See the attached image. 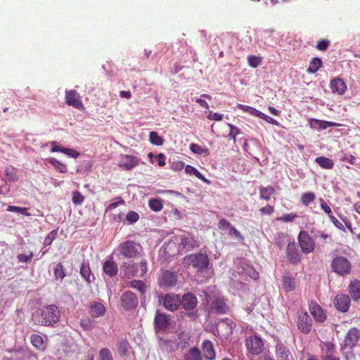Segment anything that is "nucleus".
<instances>
[{
	"label": "nucleus",
	"mask_w": 360,
	"mask_h": 360,
	"mask_svg": "<svg viewBox=\"0 0 360 360\" xmlns=\"http://www.w3.org/2000/svg\"><path fill=\"white\" fill-rule=\"evenodd\" d=\"M197 304V298L192 293H186L182 297L181 300L180 299V304L186 310H192L195 309Z\"/></svg>",
	"instance_id": "nucleus-20"
},
{
	"label": "nucleus",
	"mask_w": 360,
	"mask_h": 360,
	"mask_svg": "<svg viewBox=\"0 0 360 360\" xmlns=\"http://www.w3.org/2000/svg\"><path fill=\"white\" fill-rule=\"evenodd\" d=\"M185 172L186 174L190 175H194L199 179L203 181L204 182L209 183L210 181L201 174L200 173L197 169L191 166L186 165L185 167Z\"/></svg>",
	"instance_id": "nucleus-38"
},
{
	"label": "nucleus",
	"mask_w": 360,
	"mask_h": 360,
	"mask_svg": "<svg viewBox=\"0 0 360 360\" xmlns=\"http://www.w3.org/2000/svg\"><path fill=\"white\" fill-rule=\"evenodd\" d=\"M129 286L138 289L142 294L146 292V285L145 284L140 281H132L129 283Z\"/></svg>",
	"instance_id": "nucleus-52"
},
{
	"label": "nucleus",
	"mask_w": 360,
	"mask_h": 360,
	"mask_svg": "<svg viewBox=\"0 0 360 360\" xmlns=\"http://www.w3.org/2000/svg\"><path fill=\"white\" fill-rule=\"evenodd\" d=\"M322 60L319 58H314L311 61L308 71L311 73H315L321 66Z\"/></svg>",
	"instance_id": "nucleus-44"
},
{
	"label": "nucleus",
	"mask_w": 360,
	"mask_h": 360,
	"mask_svg": "<svg viewBox=\"0 0 360 360\" xmlns=\"http://www.w3.org/2000/svg\"><path fill=\"white\" fill-rule=\"evenodd\" d=\"M190 337L189 334L186 332H182L179 334V342L176 343L177 346L179 347H184L186 344L188 343V341L189 340Z\"/></svg>",
	"instance_id": "nucleus-49"
},
{
	"label": "nucleus",
	"mask_w": 360,
	"mask_h": 360,
	"mask_svg": "<svg viewBox=\"0 0 360 360\" xmlns=\"http://www.w3.org/2000/svg\"><path fill=\"white\" fill-rule=\"evenodd\" d=\"M118 353L120 356H127L130 349V345L127 340L124 338L117 339Z\"/></svg>",
	"instance_id": "nucleus-32"
},
{
	"label": "nucleus",
	"mask_w": 360,
	"mask_h": 360,
	"mask_svg": "<svg viewBox=\"0 0 360 360\" xmlns=\"http://www.w3.org/2000/svg\"><path fill=\"white\" fill-rule=\"evenodd\" d=\"M282 287L286 291H292L295 289V279L289 276L285 275L282 278Z\"/></svg>",
	"instance_id": "nucleus-31"
},
{
	"label": "nucleus",
	"mask_w": 360,
	"mask_h": 360,
	"mask_svg": "<svg viewBox=\"0 0 360 360\" xmlns=\"http://www.w3.org/2000/svg\"><path fill=\"white\" fill-rule=\"evenodd\" d=\"M360 340V330L356 328H351L341 345V349H352Z\"/></svg>",
	"instance_id": "nucleus-9"
},
{
	"label": "nucleus",
	"mask_w": 360,
	"mask_h": 360,
	"mask_svg": "<svg viewBox=\"0 0 360 360\" xmlns=\"http://www.w3.org/2000/svg\"><path fill=\"white\" fill-rule=\"evenodd\" d=\"M161 302L167 310L174 311L180 305V297L178 295L167 294L162 297Z\"/></svg>",
	"instance_id": "nucleus-12"
},
{
	"label": "nucleus",
	"mask_w": 360,
	"mask_h": 360,
	"mask_svg": "<svg viewBox=\"0 0 360 360\" xmlns=\"http://www.w3.org/2000/svg\"><path fill=\"white\" fill-rule=\"evenodd\" d=\"M139 162L140 160L137 157L126 155L121 158L119 166L125 170H131L136 167Z\"/></svg>",
	"instance_id": "nucleus-18"
},
{
	"label": "nucleus",
	"mask_w": 360,
	"mask_h": 360,
	"mask_svg": "<svg viewBox=\"0 0 360 360\" xmlns=\"http://www.w3.org/2000/svg\"><path fill=\"white\" fill-rule=\"evenodd\" d=\"M184 262L188 265H191L198 271L207 269L210 265V260L207 255L199 252L191 254L184 257Z\"/></svg>",
	"instance_id": "nucleus-2"
},
{
	"label": "nucleus",
	"mask_w": 360,
	"mask_h": 360,
	"mask_svg": "<svg viewBox=\"0 0 360 360\" xmlns=\"http://www.w3.org/2000/svg\"><path fill=\"white\" fill-rule=\"evenodd\" d=\"M57 235V232L56 231H52L49 233V235L45 238L44 244L45 245H50L53 240L56 238Z\"/></svg>",
	"instance_id": "nucleus-59"
},
{
	"label": "nucleus",
	"mask_w": 360,
	"mask_h": 360,
	"mask_svg": "<svg viewBox=\"0 0 360 360\" xmlns=\"http://www.w3.org/2000/svg\"><path fill=\"white\" fill-rule=\"evenodd\" d=\"M150 141L156 146H161L163 143V140L158 134L155 131H151L149 136Z\"/></svg>",
	"instance_id": "nucleus-50"
},
{
	"label": "nucleus",
	"mask_w": 360,
	"mask_h": 360,
	"mask_svg": "<svg viewBox=\"0 0 360 360\" xmlns=\"http://www.w3.org/2000/svg\"><path fill=\"white\" fill-rule=\"evenodd\" d=\"M337 124L335 122L321 120L319 125H318L316 129H326L328 127L336 126Z\"/></svg>",
	"instance_id": "nucleus-62"
},
{
	"label": "nucleus",
	"mask_w": 360,
	"mask_h": 360,
	"mask_svg": "<svg viewBox=\"0 0 360 360\" xmlns=\"http://www.w3.org/2000/svg\"><path fill=\"white\" fill-rule=\"evenodd\" d=\"M124 275L128 277L139 276V269L137 265L134 264L124 263L122 266Z\"/></svg>",
	"instance_id": "nucleus-30"
},
{
	"label": "nucleus",
	"mask_w": 360,
	"mask_h": 360,
	"mask_svg": "<svg viewBox=\"0 0 360 360\" xmlns=\"http://www.w3.org/2000/svg\"><path fill=\"white\" fill-rule=\"evenodd\" d=\"M148 205L150 208L155 212H159L162 209V202L160 199L152 198L149 200Z\"/></svg>",
	"instance_id": "nucleus-42"
},
{
	"label": "nucleus",
	"mask_w": 360,
	"mask_h": 360,
	"mask_svg": "<svg viewBox=\"0 0 360 360\" xmlns=\"http://www.w3.org/2000/svg\"><path fill=\"white\" fill-rule=\"evenodd\" d=\"M285 235L283 233H280L276 238L275 243L278 247L281 248L285 243Z\"/></svg>",
	"instance_id": "nucleus-63"
},
{
	"label": "nucleus",
	"mask_w": 360,
	"mask_h": 360,
	"mask_svg": "<svg viewBox=\"0 0 360 360\" xmlns=\"http://www.w3.org/2000/svg\"><path fill=\"white\" fill-rule=\"evenodd\" d=\"M5 174L11 181H16L18 179L16 171L13 167H6Z\"/></svg>",
	"instance_id": "nucleus-54"
},
{
	"label": "nucleus",
	"mask_w": 360,
	"mask_h": 360,
	"mask_svg": "<svg viewBox=\"0 0 360 360\" xmlns=\"http://www.w3.org/2000/svg\"><path fill=\"white\" fill-rule=\"evenodd\" d=\"M336 309L341 312H346L350 306V298L345 294L338 295L333 302Z\"/></svg>",
	"instance_id": "nucleus-16"
},
{
	"label": "nucleus",
	"mask_w": 360,
	"mask_h": 360,
	"mask_svg": "<svg viewBox=\"0 0 360 360\" xmlns=\"http://www.w3.org/2000/svg\"><path fill=\"white\" fill-rule=\"evenodd\" d=\"M349 293L355 301L360 300V281L354 280L349 285Z\"/></svg>",
	"instance_id": "nucleus-27"
},
{
	"label": "nucleus",
	"mask_w": 360,
	"mask_h": 360,
	"mask_svg": "<svg viewBox=\"0 0 360 360\" xmlns=\"http://www.w3.org/2000/svg\"><path fill=\"white\" fill-rule=\"evenodd\" d=\"M261 58L256 56H249L248 58V62L250 66L252 68H257L261 64Z\"/></svg>",
	"instance_id": "nucleus-53"
},
{
	"label": "nucleus",
	"mask_w": 360,
	"mask_h": 360,
	"mask_svg": "<svg viewBox=\"0 0 360 360\" xmlns=\"http://www.w3.org/2000/svg\"><path fill=\"white\" fill-rule=\"evenodd\" d=\"M321 346L323 352L325 354V356H333V354L335 349V346L333 342H322Z\"/></svg>",
	"instance_id": "nucleus-39"
},
{
	"label": "nucleus",
	"mask_w": 360,
	"mask_h": 360,
	"mask_svg": "<svg viewBox=\"0 0 360 360\" xmlns=\"http://www.w3.org/2000/svg\"><path fill=\"white\" fill-rule=\"evenodd\" d=\"M84 200V197L79 192L72 193V202L75 205H81Z\"/></svg>",
	"instance_id": "nucleus-58"
},
{
	"label": "nucleus",
	"mask_w": 360,
	"mask_h": 360,
	"mask_svg": "<svg viewBox=\"0 0 360 360\" xmlns=\"http://www.w3.org/2000/svg\"><path fill=\"white\" fill-rule=\"evenodd\" d=\"M120 303L124 310L129 311L136 309L138 305V299L134 292L126 291L120 296Z\"/></svg>",
	"instance_id": "nucleus-7"
},
{
	"label": "nucleus",
	"mask_w": 360,
	"mask_h": 360,
	"mask_svg": "<svg viewBox=\"0 0 360 360\" xmlns=\"http://www.w3.org/2000/svg\"><path fill=\"white\" fill-rule=\"evenodd\" d=\"M286 257L290 263L294 265H297L301 262L302 255L294 241L288 244Z\"/></svg>",
	"instance_id": "nucleus-10"
},
{
	"label": "nucleus",
	"mask_w": 360,
	"mask_h": 360,
	"mask_svg": "<svg viewBox=\"0 0 360 360\" xmlns=\"http://www.w3.org/2000/svg\"><path fill=\"white\" fill-rule=\"evenodd\" d=\"M331 267L334 272L340 276L347 275L351 271V264L349 261L344 257H336L333 259Z\"/></svg>",
	"instance_id": "nucleus-4"
},
{
	"label": "nucleus",
	"mask_w": 360,
	"mask_h": 360,
	"mask_svg": "<svg viewBox=\"0 0 360 360\" xmlns=\"http://www.w3.org/2000/svg\"><path fill=\"white\" fill-rule=\"evenodd\" d=\"M49 162L55 167V168L60 173L66 172L67 171V167L65 165L60 162L56 158H50Z\"/></svg>",
	"instance_id": "nucleus-47"
},
{
	"label": "nucleus",
	"mask_w": 360,
	"mask_h": 360,
	"mask_svg": "<svg viewBox=\"0 0 360 360\" xmlns=\"http://www.w3.org/2000/svg\"><path fill=\"white\" fill-rule=\"evenodd\" d=\"M310 311L316 321L323 322L326 320V315L319 305L316 304H311L310 306Z\"/></svg>",
	"instance_id": "nucleus-29"
},
{
	"label": "nucleus",
	"mask_w": 360,
	"mask_h": 360,
	"mask_svg": "<svg viewBox=\"0 0 360 360\" xmlns=\"http://www.w3.org/2000/svg\"><path fill=\"white\" fill-rule=\"evenodd\" d=\"M53 274L56 280L62 281L65 276L64 267L60 262L56 264L53 269Z\"/></svg>",
	"instance_id": "nucleus-40"
},
{
	"label": "nucleus",
	"mask_w": 360,
	"mask_h": 360,
	"mask_svg": "<svg viewBox=\"0 0 360 360\" xmlns=\"http://www.w3.org/2000/svg\"><path fill=\"white\" fill-rule=\"evenodd\" d=\"M202 352L203 356L207 360H214L215 358V351L214 349L213 344L210 340H205L202 343Z\"/></svg>",
	"instance_id": "nucleus-25"
},
{
	"label": "nucleus",
	"mask_w": 360,
	"mask_h": 360,
	"mask_svg": "<svg viewBox=\"0 0 360 360\" xmlns=\"http://www.w3.org/2000/svg\"><path fill=\"white\" fill-rule=\"evenodd\" d=\"M176 283V276L169 271H165L162 274L159 280V284L162 287L171 288Z\"/></svg>",
	"instance_id": "nucleus-19"
},
{
	"label": "nucleus",
	"mask_w": 360,
	"mask_h": 360,
	"mask_svg": "<svg viewBox=\"0 0 360 360\" xmlns=\"http://www.w3.org/2000/svg\"><path fill=\"white\" fill-rule=\"evenodd\" d=\"M315 162L324 169H332L333 167V162L326 157H318L316 158Z\"/></svg>",
	"instance_id": "nucleus-36"
},
{
	"label": "nucleus",
	"mask_w": 360,
	"mask_h": 360,
	"mask_svg": "<svg viewBox=\"0 0 360 360\" xmlns=\"http://www.w3.org/2000/svg\"><path fill=\"white\" fill-rule=\"evenodd\" d=\"M298 241L303 253L309 254L314 250L315 244L307 231H301L300 232Z\"/></svg>",
	"instance_id": "nucleus-8"
},
{
	"label": "nucleus",
	"mask_w": 360,
	"mask_h": 360,
	"mask_svg": "<svg viewBox=\"0 0 360 360\" xmlns=\"http://www.w3.org/2000/svg\"><path fill=\"white\" fill-rule=\"evenodd\" d=\"M80 326L84 330H91L93 328V322L90 319H82L80 321Z\"/></svg>",
	"instance_id": "nucleus-55"
},
{
	"label": "nucleus",
	"mask_w": 360,
	"mask_h": 360,
	"mask_svg": "<svg viewBox=\"0 0 360 360\" xmlns=\"http://www.w3.org/2000/svg\"><path fill=\"white\" fill-rule=\"evenodd\" d=\"M235 324L232 320L226 318L223 319L217 326V331L224 338H228L233 333Z\"/></svg>",
	"instance_id": "nucleus-15"
},
{
	"label": "nucleus",
	"mask_w": 360,
	"mask_h": 360,
	"mask_svg": "<svg viewBox=\"0 0 360 360\" xmlns=\"http://www.w3.org/2000/svg\"><path fill=\"white\" fill-rule=\"evenodd\" d=\"M33 257L32 252H30L28 255L18 254L17 258L19 262L27 263L31 260Z\"/></svg>",
	"instance_id": "nucleus-60"
},
{
	"label": "nucleus",
	"mask_w": 360,
	"mask_h": 360,
	"mask_svg": "<svg viewBox=\"0 0 360 360\" xmlns=\"http://www.w3.org/2000/svg\"><path fill=\"white\" fill-rule=\"evenodd\" d=\"M219 229L228 231V234L238 240V241H243L244 238L241 233L226 219H221L219 220L218 224Z\"/></svg>",
	"instance_id": "nucleus-11"
},
{
	"label": "nucleus",
	"mask_w": 360,
	"mask_h": 360,
	"mask_svg": "<svg viewBox=\"0 0 360 360\" xmlns=\"http://www.w3.org/2000/svg\"><path fill=\"white\" fill-rule=\"evenodd\" d=\"M274 192L275 190L272 186L261 187L259 188V196L263 200H269Z\"/></svg>",
	"instance_id": "nucleus-37"
},
{
	"label": "nucleus",
	"mask_w": 360,
	"mask_h": 360,
	"mask_svg": "<svg viewBox=\"0 0 360 360\" xmlns=\"http://www.w3.org/2000/svg\"><path fill=\"white\" fill-rule=\"evenodd\" d=\"M245 266H248V264H247L245 261H239L236 264V269L235 271L237 273L239 276H240L241 278L243 279V277L246 272V268Z\"/></svg>",
	"instance_id": "nucleus-45"
},
{
	"label": "nucleus",
	"mask_w": 360,
	"mask_h": 360,
	"mask_svg": "<svg viewBox=\"0 0 360 360\" xmlns=\"http://www.w3.org/2000/svg\"><path fill=\"white\" fill-rule=\"evenodd\" d=\"M79 273L81 276L85 279V281L89 283L91 282V278H94V276L91 274L89 263L84 262L82 264Z\"/></svg>",
	"instance_id": "nucleus-33"
},
{
	"label": "nucleus",
	"mask_w": 360,
	"mask_h": 360,
	"mask_svg": "<svg viewBox=\"0 0 360 360\" xmlns=\"http://www.w3.org/2000/svg\"><path fill=\"white\" fill-rule=\"evenodd\" d=\"M103 269L105 274L110 277L117 275L118 272L117 264L112 259V258H109L105 261L103 265Z\"/></svg>",
	"instance_id": "nucleus-24"
},
{
	"label": "nucleus",
	"mask_w": 360,
	"mask_h": 360,
	"mask_svg": "<svg viewBox=\"0 0 360 360\" xmlns=\"http://www.w3.org/2000/svg\"><path fill=\"white\" fill-rule=\"evenodd\" d=\"M7 211L13 212H18V213L23 214V215H28L27 209L25 207H20L9 205L7 208Z\"/></svg>",
	"instance_id": "nucleus-57"
},
{
	"label": "nucleus",
	"mask_w": 360,
	"mask_h": 360,
	"mask_svg": "<svg viewBox=\"0 0 360 360\" xmlns=\"http://www.w3.org/2000/svg\"><path fill=\"white\" fill-rule=\"evenodd\" d=\"M224 115L217 112L210 111L207 115V118L211 120L220 121L223 119Z\"/></svg>",
	"instance_id": "nucleus-64"
},
{
	"label": "nucleus",
	"mask_w": 360,
	"mask_h": 360,
	"mask_svg": "<svg viewBox=\"0 0 360 360\" xmlns=\"http://www.w3.org/2000/svg\"><path fill=\"white\" fill-rule=\"evenodd\" d=\"M202 354L199 349L193 347L185 355V360H201Z\"/></svg>",
	"instance_id": "nucleus-35"
},
{
	"label": "nucleus",
	"mask_w": 360,
	"mask_h": 360,
	"mask_svg": "<svg viewBox=\"0 0 360 360\" xmlns=\"http://www.w3.org/2000/svg\"><path fill=\"white\" fill-rule=\"evenodd\" d=\"M245 345L248 351L252 355L259 354L264 348V343L262 338L257 335L248 337L245 340Z\"/></svg>",
	"instance_id": "nucleus-5"
},
{
	"label": "nucleus",
	"mask_w": 360,
	"mask_h": 360,
	"mask_svg": "<svg viewBox=\"0 0 360 360\" xmlns=\"http://www.w3.org/2000/svg\"><path fill=\"white\" fill-rule=\"evenodd\" d=\"M340 160L342 162H347L351 165L360 167V162H357V158L349 153H343L340 158Z\"/></svg>",
	"instance_id": "nucleus-43"
},
{
	"label": "nucleus",
	"mask_w": 360,
	"mask_h": 360,
	"mask_svg": "<svg viewBox=\"0 0 360 360\" xmlns=\"http://www.w3.org/2000/svg\"><path fill=\"white\" fill-rule=\"evenodd\" d=\"M100 360H113L112 355L108 348H103L99 352Z\"/></svg>",
	"instance_id": "nucleus-51"
},
{
	"label": "nucleus",
	"mask_w": 360,
	"mask_h": 360,
	"mask_svg": "<svg viewBox=\"0 0 360 360\" xmlns=\"http://www.w3.org/2000/svg\"><path fill=\"white\" fill-rule=\"evenodd\" d=\"M139 219V215L137 212L134 211H130L127 213L126 216V219L127 220L129 224H134Z\"/></svg>",
	"instance_id": "nucleus-56"
},
{
	"label": "nucleus",
	"mask_w": 360,
	"mask_h": 360,
	"mask_svg": "<svg viewBox=\"0 0 360 360\" xmlns=\"http://www.w3.org/2000/svg\"><path fill=\"white\" fill-rule=\"evenodd\" d=\"M276 355L277 360H293L289 349L281 342H278L276 345Z\"/></svg>",
	"instance_id": "nucleus-21"
},
{
	"label": "nucleus",
	"mask_w": 360,
	"mask_h": 360,
	"mask_svg": "<svg viewBox=\"0 0 360 360\" xmlns=\"http://www.w3.org/2000/svg\"><path fill=\"white\" fill-rule=\"evenodd\" d=\"M212 309L215 310L219 314H226L229 310V306L223 298H217L213 302L212 305Z\"/></svg>",
	"instance_id": "nucleus-26"
},
{
	"label": "nucleus",
	"mask_w": 360,
	"mask_h": 360,
	"mask_svg": "<svg viewBox=\"0 0 360 360\" xmlns=\"http://www.w3.org/2000/svg\"><path fill=\"white\" fill-rule=\"evenodd\" d=\"M140 249L141 245L132 240H127L121 243L118 248L120 253L124 257L129 258L135 257Z\"/></svg>",
	"instance_id": "nucleus-6"
},
{
	"label": "nucleus",
	"mask_w": 360,
	"mask_h": 360,
	"mask_svg": "<svg viewBox=\"0 0 360 360\" xmlns=\"http://www.w3.org/2000/svg\"><path fill=\"white\" fill-rule=\"evenodd\" d=\"M297 217V216L295 214L290 213L279 217L278 219L281 221L290 222L292 221Z\"/></svg>",
	"instance_id": "nucleus-61"
},
{
	"label": "nucleus",
	"mask_w": 360,
	"mask_h": 360,
	"mask_svg": "<svg viewBox=\"0 0 360 360\" xmlns=\"http://www.w3.org/2000/svg\"><path fill=\"white\" fill-rule=\"evenodd\" d=\"M330 88L333 93L342 94L347 89V85L341 79H334L331 81Z\"/></svg>",
	"instance_id": "nucleus-28"
},
{
	"label": "nucleus",
	"mask_w": 360,
	"mask_h": 360,
	"mask_svg": "<svg viewBox=\"0 0 360 360\" xmlns=\"http://www.w3.org/2000/svg\"><path fill=\"white\" fill-rule=\"evenodd\" d=\"M65 99L68 105L73 106L79 110L83 108L81 97L75 90L66 91Z\"/></svg>",
	"instance_id": "nucleus-14"
},
{
	"label": "nucleus",
	"mask_w": 360,
	"mask_h": 360,
	"mask_svg": "<svg viewBox=\"0 0 360 360\" xmlns=\"http://www.w3.org/2000/svg\"><path fill=\"white\" fill-rule=\"evenodd\" d=\"M298 328L304 334L309 333L311 330V320L307 312L301 313L297 319Z\"/></svg>",
	"instance_id": "nucleus-17"
},
{
	"label": "nucleus",
	"mask_w": 360,
	"mask_h": 360,
	"mask_svg": "<svg viewBox=\"0 0 360 360\" xmlns=\"http://www.w3.org/2000/svg\"><path fill=\"white\" fill-rule=\"evenodd\" d=\"M315 198L316 195L314 193L307 192L302 195L300 201L303 205L307 206L315 199Z\"/></svg>",
	"instance_id": "nucleus-46"
},
{
	"label": "nucleus",
	"mask_w": 360,
	"mask_h": 360,
	"mask_svg": "<svg viewBox=\"0 0 360 360\" xmlns=\"http://www.w3.org/2000/svg\"><path fill=\"white\" fill-rule=\"evenodd\" d=\"M30 341L32 345L39 350H44L46 348L44 339L38 334H32L30 336Z\"/></svg>",
	"instance_id": "nucleus-34"
},
{
	"label": "nucleus",
	"mask_w": 360,
	"mask_h": 360,
	"mask_svg": "<svg viewBox=\"0 0 360 360\" xmlns=\"http://www.w3.org/2000/svg\"><path fill=\"white\" fill-rule=\"evenodd\" d=\"M169 316L166 314L157 311L155 319L154 325L156 331H163L170 324Z\"/></svg>",
	"instance_id": "nucleus-13"
},
{
	"label": "nucleus",
	"mask_w": 360,
	"mask_h": 360,
	"mask_svg": "<svg viewBox=\"0 0 360 360\" xmlns=\"http://www.w3.org/2000/svg\"><path fill=\"white\" fill-rule=\"evenodd\" d=\"M174 243L179 245V250L188 251L197 245V241L194 236L189 233L184 232L181 235H176L173 238Z\"/></svg>",
	"instance_id": "nucleus-3"
},
{
	"label": "nucleus",
	"mask_w": 360,
	"mask_h": 360,
	"mask_svg": "<svg viewBox=\"0 0 360 360\" xmlns=\"http://www.w3.org/2000/svg\"><path fill=\"white\" fill-rule=\"evenodd\" d=\"M51 145L52 146V148L51 150V153L60 152L73 158H77L79 155V153L75 150V149L61 147L58 145V143L56 141H51Z\"/></svg>",
	"instance_id": "nucleus-23"
},
{
	"label": "nucleus",
	"mask_w": 360,
	"mask_h": 360,
	"mask_svg": "<svg viewBox=\"0 0 360 360\" xmlns=\"http://www.w3.org/2000/svg\"><path fill=\"white\" fill-rule=\"evenodd\" d=\"M105 307L98 302H91L89 307V314L94 318L102 316L105 313Z\"/></svg>",
	"instance_id": "nucleus-22"
},
{
	"label": "nucleus",
	"mask_w": 360,
	"mask_h": 360,
	"mask_svg": "<svg viewBox=\"0 0 360 360\" xmlns=\"http://www.w3.org/2000/svg\"><path fill=\"white\" fill-rule=\"evenodd\" d=\"M34 321L41 326H52L59 321L60 312L54 304L44 307L34 315Z\"/></svg>",
	"instance_id": "nucleus-1"
},
{
	"label": "nucleus",
	"mask_w": 360,
	"mask_h": 360,
	"mask_svg": "<svg viewBox=\"0 0 360 360\" xmlns=\"http://www.w3.org/2000/svg\"><path fill=\"white\" fill-rule=\"evenodd\" d=\"M190 150L195 154L203 155L204 156L210 154L209 150L206 148H202L198 144L191 143L190 145Z\"/></svg>",
	"instance_id": "nucleus-41"
},
{
	"label": "nucleus",
	"mask_w": 360,
	"mask_h": 360,
	"mask_svg": "<svg viewBox=\"0 0 360 360\" xmlns=\"http://www.w3.org/2000/svg\"><path fill=\"white\" fill-rule=\"evenodd\" d=\"M246 268V272L243 277L244 280H246L248 277H250L252 279H257L258 278V273L255 270V269L248 264V266H245Z\"/></svg>",
	"instance_id": "nucleus-48"
}]
</instances>
